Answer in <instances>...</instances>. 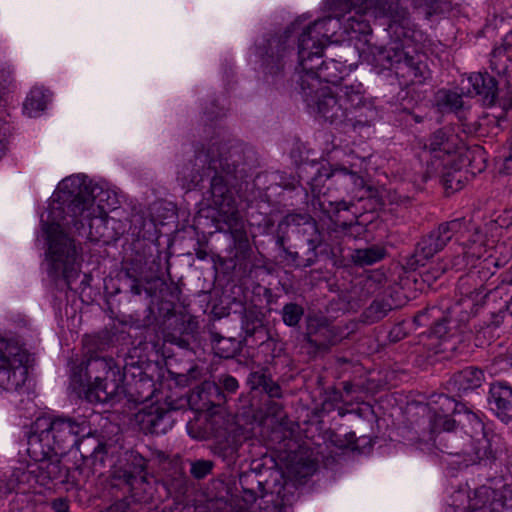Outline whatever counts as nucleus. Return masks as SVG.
<instances>
[{
	"label": "nucleus",
	"mask_w": 512,
	"mask_h": 512,
	"mask_svg": "<svg viewBox=\"0 0 512 512\" xmlns=\"http://www.w3.org/2000/svg\"><path fill=\"white\" fill-rule=\"evenodd\" d=\"M114 329H104L86 336L83 359L73 362L69 388L77 398L91 404L116 403L123 399L134 405L150 401L157 391L156 383L163 378L158 362L129 355L121 367L112 357L99 353L113 346Z\"/></svg>",
	"instance_id": "obj_1"
},
{
	"label": "nucleus",
	"mask_w": 512,
	"mask_h": 512,
	"mask_svg": "<svg viewBox=\"0 0 512 512\" xmlns=\"http://www.w3.org/2000/svg\"><path fill=\"white\" fill-rule=\"evenodd\" d=\"M259 167L255 149L236 138L226 139V234L230 236L226 278L241 279L250 271L253 253L247 212L251 206L249 186Z\"/></svg>",
	"instance_id": "obj_2"
},
{
	"label": "nucleus",
	"mask_w": 512,
	"mask_h": 512,
	"mask_svg": "<svg viewBox=\"0 0 512 512\" xmlns=\"http://www.w3.org/2000/svg\"><path fill=\"white\" fill-rule=\"evenodd\" d=\"M290 158L296 169L297 178L287 179L280 176L279 185L285 190H294L301 186L307 194L309 189L313 197L325 194L323 188L326 182L330 185L340 184L344 189L353 194L358 203H363L361 208L366 212H376L385 206L383 190L370 184L362 175L344 166H332L330 163L320 162L314 150L303 142L294 144L290 152Z\"/></svg>",
	"instance_id": "obj_3"
},
{
	"label": "nucleus",
	"mask_w": 512,
	"mask_h": 512,
	"mask_svg": "<svg viewBox=\"0 0 512 512\" xmlns=\"http://www.w3.org/2000/svg\"><path fill=\"white\" fill-rule=\"evenodd\" d=\"M95 203L104 210L114 208L116 200L110 202L109 191L97 184L93 185L87 176L72 175L58 184L53 194L51 215L54 219L64 220L67 225H73L79 235L85 232L88 225L87 235L91 241L108 243L116 240L125 231L116 232L115 236L110 235L107 232L109 228L116 229L119 222L114 218L92 217L90 209Z\"/></svg>",
	"instance_id": "obj_4"
},
{
	"label": "nucleus",
	"mask_w": 512,
	"mask_h": 512,
	"mask_svg": "<svg viewBox=\"0 0 512 512\" xmlns=\"http://www.w3.org/2000/svg\"><path fill=\"white\" fill-rule=\"evenodd\" d=\"M300 28V21L294 20L285 28L268 30L249 48L254 70L270 90L279 94L293 95L296 82L295 70L291 69L297 56L296 34Z\"/></svg>",
	"instance_id": "obj_5"
},
{
	"label": "nucleus",
	"mask_w": 512,
	"mask_h": 512,
	"mask_svg": "<svg viewBox=\"0 0 512 512\" xmlns=\"http://www.w3.org/2000/svg\"><path fill=\"white\" fill-rule=\"evenodd\" d=\"M265 473H271V468H266L259 460H254L248 471L239 473V487L235 479L229 478L226 481V512H251L258 492L266 505V512H292L293 504L299 499L295 482L275 483L273 489L267 492L265 487L269 485V481Z\"/></svg>",
	"instance_id": "obj_6"
},
{
	"label": "nucleus",
	"mask_w": 512,
	"mask_h": 512,
	"mask_svg": "<svg viewBox=\"0 0 512 512\" xmlns=\"http://www.w3.org/2000/svg\"><path fill=\"white\" fill-rule=\"evenodd\" d=\"M484 308L483 291L474 289L451 306L427 305L413 316V324L427 328L421 334L444 341L468 332L476 336L475 322Z\"/></svg>",
	"instance_id": "obj_7"
},
{
	"label": "nucleus",
	"mask_w": 512,
	"mask_h": 512,
	"mask_svg": "<svg viewBox=\"0 0 512 512\" xmlns=\"http://www.w3.org/2000/svg\"><path fill=\"white\" fill-rule=\"evenodd\" d=\"M127 234L132 238L134 255L123 261V270L130 281L129 290L133 295H141L162 269V252L156 241L159 238L153 219L134 215Z\"/></svg>",
	"instance_id": "obj_8"
},
{
	"label": "nucleus",
	"mask_w": 512,
	"mask_h": 512,
	"mask_svg": "<svg viewBox=\"0 0 512 512\" xmlns=\"http://www.w3.org/2000/svg\"><path fill=\"white\" fill-rule=\"evenodd\" d=\"M224 403V389L221 378L219 383L206 380L193 388L185 397L166 398L165 407L150 405L137 414L141 428L146 433L161 435L172 429L175 419L173 414L187 407L194 416Z\"/></svg>",
	"instance_id": "obj_9"
},
{
	"label": "nucleus",
	"mask_w": 512,
	"mask_h": 512,
	"mask_svg": "<svg viewBox=\"0 0 512 512\" xmlns=\"http://www.w3.org/2000/svg\"><path fill=\"white\" fill-rule=\"evenodd\" d=\"M48 218V221H41L46 243L47 274L54 282L63 280L68 289H71L72 283L81 272L82 244L64 231V228L75 229L73 225L65 224L62 219H54L51 209Z\"/></svg>",
	"instance_id": "obj_10"
},
{
	"label": "nucleus",
	"mask_w": 512,
	"mask_h": 512,
	"mask_svg": "<svg viewBox=\"0 0 512 512\" xmlns=\"http://www.w3.org/2000/svg\"><path fill=\"white\" fill-rule=\"evenodd\" d=\"M87 428V421L81 418L46 414L24 427V437L26 442H31V451L35 457H44L47 453L67 454Z\"/></svg>",
	"instance_id": "obj_11"
},
{
	"label": "nucleus",
	"mask_w": 512,
	"mask_h": 512,
	"mask_svg": "<svg viewBox=\"0 0 512 512\" xmlns=\"http://www.w3.org/2000/svg\"><path fill=\"white\" fill-rule=\"evenodd\" d=\"M224 153L221 143L213 142L207 151L195 150L187 161L178 166L177 181L190 191L209 180L212 203L222 211L224 205Z\"/></svg>",
	"instance_id": "obj_12"
},
{
	"label": "nucleus",
	"mask_w": 512,
	"mask_h": 512,
	"mask_svg": "<svg viewBox=\"0 0 512 512\" xmlns=\"http://www.w3.org/2000/svg\"><path fill=\"white\" fill-rule=\"evenodd\" d=\"M231 295L226 296V318L229 323L239 322L241 333L240 340L233 336L226 337L232 346V351L229 352V347H226V361H234L235 357L242 350V343L246 341L247 337L261 335L260 338H266L261 341L259 347L262 351L270 349L276 343L270 339L268 329L264 324V314L258 311L256 307H247V295L245 288L241 285L233 284L230 288Z\"/></svg>",
	"instance_id": "obj_13"
},
{
	"label": "nucleus",
	"mask_w": 512,
	"mask_h": 512,
	"mask_svg": "<svg viewBox=\"0 0 512 512\" xmlns=\"http://www.w3.org/2000/svg\"><path fill=\"white\" fill-rule=\"evenodd\" d=\"M294 93L302 97L310 114L331 125L352 126L354 129L369 125L367 119H362L361 115H353L352 110L344 107L341 97L330 86L312 88V86L295 85Z\"/></svg>",
	"instance_id": "obj_14"
},
{
	"label": "nucleus",
	"mask_w": 512,
	"mask_h": 512,
	"mask_svg": "<svg viewBox=\"0 0 512 512\" xmlns=\"http://www.w3.org/2000/svg\"><path fill=\"white\" fill-rule=\"evenodd\" d=\"M486 69L470 72L467 76L470 88L465 96L476 98L483 107H498L502 110L498 122L506 120L512 112V75L492 72Z\"/></svg>",
	"instance_id": "obj_15"
},
{
	"label": "nucleus",
	"mask_w": 512,
	"mask_h": 512,
	"mask_svg": "<svg viewBox=\"0 0 512 512\" xmlns=\"http://www.w3.org/2000/svg\"><path fill=\"white\" fill-rule=\"evenodd\" d=\"M150 459L137 449L124 451L119 459V465L109 476L108 485L129 491L139 502L152 499V486L149 481L148 464Z\"/></svg>",
	"instance_id": "obj_16"
},
{
	"label": "nucleus",
	"mask_w": 512,
	"mask_h": 512,
	"mask_svg": "<svg viewBox=\"0 0 512 512\" xmlns=\"http://www.w3.org/2000/svg\"><path fill=\"white\" fill-rule=\"evenodd\" d=\"M324 49L297 53V66H295V82L299 86L324 87L328 84L337 85L343 79L345 65L334 59H323Z\"/></svg>",
	"instance_id": "obj_17"
},
{
	"label": "nucleus",
	"mask_w": 512,
	"mask_h": 512,
	"mask_svg": "<svg viewBox=\"0 0 512 512\" xmlns=\"http://www.w3.org/2000/svg\"><path fill=\"white\" fill-rule=\"evenodd\" d=\"M474 419L481 429L482 437L471 439V451L466 452L463 463L465 467L476 465L496 474L502 466V456L506 450L505 439L477 415H474Z\"/></svg>",
	"instance_id": "obj_18"
},
{
	"label": "nucleus",
	"mask_w": 512,
	"mask_h": 512,
	"mask_svg": "<svg viewBox=\"0 0 512 512\" xmlns=\"http://www.w3.org/2000/svg\"><path fill=\"white\" fill-rule=\"evenodd\" d=\"M29 354L17 342L0 339V388L17 391L26 380Z\"/></svg>",
	"instance_id": "obj_19"
},
{
	"label": "nucleus",
	"mask_w": 512,
	"mask_h": 512,
	"mask_svg": "<svg viewBox=\"0 0 512 512\" xmlns=\"http://www.w3.org/2000/svg\"><path fill=\"white\" fill-rule=\"evenodd\" d=\"M457 396L447 393L434 392L428 397L427 408L429 415V428L432 431H454L456 420L453 418L456 414H471L474 418L475 413Z\"/></svg>",
	"instance_id": "obj_20"
},
{
	"label": "nucleus",
	"mask_w": 512,
	"mask_h": 512,
	"mask_svg": "<svg viewBox=\"0 0 512 512\" xmlns=\"http://www.w3.org/2000/svg\"><path fill=\"white\" fill-rule=\"evenodd\" d=\"M74 448H77L80 452L83 461V467L77 468L79 474H82L84 478H89L95 474H102V470L106 467L110 448L104 437L96 432H91L88 426L85 433H81L79 436V440Z\"/></svg>",
	"instance_id": "obj_21"
},
{
	"label": "nucleus",
	"mask_w": 512,
	"mask_h": 512,
	"mask_svg": "<svg viewBox=\"0 0 512 512\" xmlns=\"http://www.w3.org/2000/svg\"><path fill=\"white\" fill-rule=\"evenodd\" d=\"M463 144L458 134L449 127H441L434 131L425 143V148L431 154L427 161V171L442 169L443 163L454 161Z\"/></svg>",
	"instance_id": "obj_22"
},
{
	"label": "nucleus",
	"mask_w": 512,
	"mask_h": 512,
	"mask_svg": "<svg viewBox=\"0 0 512 512\" xmlns=\"http://www.w3.org/2000/svg\"><path fill=\"white\" fill-rule=\"evenodd\" d=\"M186 430L188 435L196 440H219L215 450L224 459V446L221 440L224 436V410L222 405L189 418Z\"/></svg>",
	"instance_id": "obj_23"
},
{
	"label": "nucleus",
	"mask_w": 512,
	"mask_h": 512,
	"mask_svg": "<svg viewBox=\"0 0 512 512\" xmlns=\"http://www.w3.org/2000/svg\"><path fill=\"white\" fill-rule=\"evenodd\" d=\"M347 327L331 323L326 317L308 315L304 341L317 350H327L348 336Z\"/></svg>",
	"instance_id": "obj_24"
},
{
	"label": "nucleus",
	"mask_w": 512,
	"mask_h": 512,
	"mask_svg": "<svg viewBox=\"0 0 512 512\" xmlns=\"http://www.w3.org/2000/svg\"><path fill=\"white\" fill-rule=\"evenodd\" d=\"M469 221L464 218H454L435 225L430 231L419 238V242L433 254L443 251L453 240H458L459 235L467 231Z\"/></svg>",
	"instance_id": "obj_25"
},
{
	"label": "nucleus",
	"mask_w": 512,
	"mask_h": 512,
	"mask_svg": "<svg viewBox=\"0 0 512 512\" xmlns=\"http://www.w3.org/2000/svg\"><path fill=\"white\" fill-rule=\"evenodd\" d=\"M485 296V308L475 322L476 328V346L485 347L490 345L495 339L499 337L497 330L501 327L507 314L512 316V296L505 305L497 311L491 310L487 302V294Z\"/></svg>",
	"instance_id": "obj_26"
},
{
	"label": "nucleus",
	"mask_w": 512,
	"mask_h": 512,
	"mask_svg": "<svg viewBox=\"0 0 512 512\" xmlns=\"http://www.w3.org/2000/svg\"><path fill=\"white\" fill-rule=\"evenodd\" d=\"M434 257L417 241L413 251L402 258L401 265L405 272H418L422 281L431 286L446 272V267L432 264Z\"/></svg>",
	"instance_id": "obj_27"
},
{
	"label": "nucleus",
	"mask_w": 512,
	"mask_h": 512,
	"mask_svg": "<svg viewBox=\"0 0 512 512\" xmlns=\"http://www.w3.org/2000/svg\"><path fill=\"white\" fill-rule=\"evenodd\" d=\"M472 512H502L512 508V489L504 484L501 489L482 485L469 497Z\"/></svg>",
	"instance_id": "obj_28"
},
{
	"label": "nucleus",
	"mask_w": 512,
	"mask_h": 512,
	"mask_svg": "<svg viewBox=\"0 0 512 512\" xmlns=\"http://www.w3.org/2000/svg\"><path fill=\"white\" fill-rule=\"evenodd\" d=\"M486 380L485 371L477 366H466L453 372L443 383V388L459 399L478 394Z\"/></svg>",
	"instance_id": "obj_29"
},
{
	"label": "nucleus",
	"mask_w": 512,
	"mask_h": 512,
	"mask_svg": "<svg viewBox=\"0 0 512 512\" xmlns=\"http://www.w3.org/2000/svg\"><path fill=\"white\" fill-rule=\"evenodd\" d=\"M27 453L29 457L36 462V470H33L36 474L37 481L42 485H48L49 483H69L72 481L70 471L67 467L63 466L60 460L62 453H47L44 457H35L31 451V442H26Z\"/></svg>",
	"instance_id": "obj_30"
},
{
	"label": "nucleus",
	"mask_w": 512,
	"mask_h": 512,
	"mask_svg": "<svg viewBox=\"0 0 512 512\" xmlns=\"http://www.w3.org/2000/svg\"><path fill=\"white\" fill-rule=\"evenodd\" d=\"M296 20L300 21L301 26L299 32L296 34L297 53L302 51V47L307 48V51L316 50V47L319 46L321 49H325L329 43L330 36L334 33H329L330 29L328 26L332 22H335V24L338 22L335 17L325 16L303 27V20L301 18H297Z\"/></svg>",
	"instance_id": "obj_31"
},
{
	"label": "nucleus",
	"mask_w": 512,
	"mask_h": 512,
	"mask_svg": "<svg viewBox=\"0 0 512 512\" xmlns=\"http://www.w3.org/2000/svg\"><path fill=\"white\" fill-rule=\"evenodd\" d=\"M280 231L292 228V231L302 236L306 243L324 241V232L318 222L308 212L292 211L287 213L278 223Z\"/></svg>",
	"instance_id": "obj_32"
},
{
	"label": "nucleus",
	"mask_w": 512,
	"mask_h": 512,
	"mask_svg": "<svg viewBox=\"0 0 512 512\" xmlns=\"http://www.w3.org/2000/svg\"><path fill=\"white\" fill-rule=\"evenodd\" d=\"M355 206L352 202L345 200L330 201L328 199L319 200V209L334 226L335 231L348 233L351 229L358 226L357 214L352 211Z\"/></svg>",
	"instance_id": "obj_33"
},
{
	"label": "nucleus",
	"mask_w": 512,
	"mask_h": 512,
	"mask_svg": "<svg viewBox=\"0 0 512 512\" xmlns=\"http://www.w3.org/2000/svg\"><path fill=\"white\" fill-rule=\"evenodd\" d=\"M487 404L491 413L503 424L512 422V385L505 380L489 384Z\"/></svg>",
	"instance_id": "obj_34"
},
{
	"label": "nucleus",
	"mask_w": 512,
	"mask_h": 512,
	"mask_svg": "<svg viewBox=\"0 0 512 512\" xmlns=\"http://www.w3.org/2000/svg\"><path fill=\"white\" fill-rule=\"evenodd\" d=\"M247 384L253 394H265L269 399L270 406L267 409L268 415H277L282 409V406L272 401L274 398L282 397V388L278 382L274 381L268 368H261L257 371H252L247 377Z\"/></svg>",
	"instance_id": "obj_35"
},
{
	"label": "nucleus",
	"mask_w": 512,
	"mask_h": 512,
	"mask_svg": "<svg viewBox=\"0 0 512 512\" xmlns=\"http://www.w3.org/2000/svg\"><path fill=\"white\" fill-rule=\"evenodd\" d=\"M230 401L231 398L226 396V451L228 450L227 444L230 438L228 433L230 422L238 426L243 433L246 430V425H252L256 421L254 404L248 395L241 394L238 398L239 404L234 402V407L230 404Z\"/></svg>",
	"instance_id": "obj_36"
},
{
	"label": "nucleus",
	"mask_w": 512,
	"mask_h": 512,
	"mask_svg": "<svg viewBox=\"0 0 512 512\" xmlns=\"http://www.w3.org/2000/svg\"><path fill=\"white\" fill-rule=\"evenodd\" d=\"M430 429V437L428 440L419 439L417 441V448L427 453H440L452 455V456H463L465 458L466 452L458 445L456 436L451 434L452 431H432Z\"/></svg>",
	"instance_id": "obj_37"
},
{
	"label": "nucleus",
	"mask_w": 512,
	"mask_h": 512,
	"mask_svg": "<svg viewBox=\"0 0 512 512\" xmlns=\"http://www.w3.org/2000/svg\"><path fill=\"white\" fill-rule=\"evenodd\" d=\"M443 164L442 169L435 171L426 170V175L429 178H439L446 195L449 196L464 188L467 181V173H465L464 168L455 159L451 163Z\"/></svg>",
	"instance_id": "obj_38"
},
{
	"label": "nucleus",
	"mask_w": 512,
	"mask_h": 512,
	"mask_svg": "<svg viewBox=\"0 0 512 512\" xmlns=\"http://www.w3.org/2000/svg\"><path fill=\"white\" fill-rule=\"evenodd\" d=\"M401 51L402 46L399 45L373 46L370 48L367 62L378 74L385 71L394 72Z\"/></svg>",
	"instance_id": "obj_39"
},
{
	"label": "nucleus",
	"mask_w": 512,
	"mask_h": 512,
	"mask_svg": "<svg viewBox=\"0 0 512 512\" xmlns=\"http://www.w3.org/2000/svg\"><path fill=\"white\" fill-rule=\"evenodd\" d=\"M489 68L492 72L512 75V29L495 44L490 52Z\"/></svg>",
	"instance_id": "obj_40"
},
{
	"label": "nucleus",
	"mask_w": 512,
	"mask_h": 512,
	"mask_svg": "<svg viewBox=\"0 0 512 512\" xmlns=\"http://www.w3.org/2000/svg\"><path fill=\"white\" fill-rule=\"evenodd\" d=\"M312 455V450L305 445H299L297 450L288 453L286 468L289 473L296 477L313 474L317 469V461Z\"/></svg>",
	"instance_id": "obj_41"
},
{
	"label": "nucleus",
	"mask_w": 512,
	"mask_h": 512,
	"mask_svg": "<svg viewBox=\"0 0 512 512\" xmlns=\"http://www.w3.org/2000/svg\"><path fill=\"white\" fill-rule=\"evenodd\" d=\"M455 160L461 167L465 168V173L475 177L487 168L488 155L480 145L466 147L463 144V148L460 149Z\"/></svg>",
	"instance_id": "obj_42"
},
{
	"label": "nucleus",
	"mask_w": 512,
	"mask_h": 512,
	"mask_svg": "<svg viewBox=\"0 0 512 512\" xmlns=\"http://www.w3.org/2000/svg\"><path fill=\"white\" fill-rule=\"evenodd\" d=\"M464 220L469 221L468 229L463 234L459 235L457 241H461L464 248L465 256L480 258L482 246L485 242V233L481 227L473 222L472 217L463 216Z\"/></svg>",
	"instance_id": "obj_43"
},
{
	"label": "nucleus",
	"mask_w": 512,
	"mask_h": 512,
	"mask_svg": "<svg viewBox=\"0 0 512 512\" xmlns=\"http://www.w3.org/2000/svg\"><path fill=\"white\" fill-rule=\"evenodd\" d=\"M329 442L341 451H350L358 455H367L372 452L371 440H367L366 444H357V436L354 431L347 432L344 435L332 431L329 435Z\"/></svg>",
	"instance_id": "obj_44"
},
{
	"label": "nucleus",
	"mask_w": 512,
	"mask_h": 512,
	"mask_svg": "<svg viewBox=\"0 0 512 512\" xmlns=\"http://www.w3.org/2000/svg\"><path fill=\"white\" fill-rule=\"evenodd\" d=\"M327 255H323L322 261L329 263L336 269L353 268V251L345 249L341 244H330L324 242Z\"/></svg>",
	"instance_id": "obj_45"
},
{
	"label": "nucleus",
	"mask_w": 512,
	"mask_h": 512,
	"mask_svg": "<svg viewBox=\"0 0 512 512\" xmlns=\"http://www.w3.org/2000/svg\"><path fill=\"white\" fill-rule=\"evenodd\" d=\"M463 95L451 89H439L435 97L437 110L442 114H458L464 107Z\"/></svg>",
	"instance_id": "obj_46"
},
{
	"label": "nucleus",
	"mask_w": 512,
	"mask_h": 512,
	"mask_svg": "<svg viewBox=\"0 0 512 512\" xmlns=\"http://www.w3.org/2000/svg\"><path fill=\"white\" fill-rule=\"evenodd\" d=\"M353 267H366L382 261L387 249L382 245L373 244L366 248L353 249Z\"/></svg>",
	"instance_id": "obj_47"
},
{
	"label": "nucleus",
	"mask_w": 512,
	"mask_h": 512,
	"mask_svg": "<svg viewBox=\"0 0 512 512\" xmlns=\"http://www.w3.org/2000/svg\"><path fill=\"white\" fill-rule=\"evenodd\" d=\"M394 308H396V305L391 302V299L386 297L376 298L362 312V321L366 324L377 323L385 318Z\"/></svg>",
	"instance_id": "obj_48"
},
{
	"label": "nucleus",
	"mask_w": 512,
	"mask_h": 512,
	"mask_svg": "<svg viewBox=\"0 0 512 512\" xmlns=\"http://www.w3.org/2000/svg\"><path fill=\"white\" fill-rule=\"evenodd\" d=\"M48 100L49 90L34 87L30 90L23 103V111L29 117H36L46 108Z\"/></svg>",
	"instance_id": "obj_49"
},
{
	"label": "nucleus",
	"mask_w": 512,
	"mask_h": 512,
	"mask_svg": "<svg viewBox=\"0 0 512 512\" xmlns=\"http://www.w3.org/2000/svg\"><path fill=\"white\" fill-rule=\"evenodd\" d=\"M223 116V107L219 98L209 99L204 106L203 120L205 127L212 130V134L219 135L216 129H221V121Z\"/></svg>",
	"instance_id": "obj_50"
},
{
	"label": "nucleus",
	"mask_w": 512,
	"mask_h": 512,
	"mask_svg": "<svg viewBox=\"0 0 512 512\" xmlns=\"http://www.w3.org/2000/svg\"><path fill=\"white\" fill-rule=\"evenodd\" d=\"M399 14L389 18L387 31L393 39L392 45H399L404 48V41L412 37L413 31L408 27V20L399 19Z\"/></svg>",
	"instance_id": "obj_51"
},
{
	"label": "nucleus",
	"mask_w": 512,
	"mask_h": 512,
	"mask_svg": "<svg viewBox=\"0 0 512 512\" xmlns=\"http://www.w3.org/2000/svg\"><path fill=\"white\" fill-rule=\"evenodd\" d=\"M280 314L281 319L286 326L298 329L300 328V323L305 316V309L301 304L288 302L283 305Z\"/></svg>",
	"instance_id": "obj_52"
},
{
	"label": "nucleus",
	"mask_w": 512,
	"mask_h": 512,
	"mask_svg": "<svg viewBox=\"0 0 512 512\" xmlns=\"http://www.w3.org/2000/svg\"><path fill=\"white\" fill-rule=\"evenodd\" d=\"M106 488L108 489V493L115 498V501L109 506V512H129L131 508V502L140 503L136 501L129 491H125L122 488H114L106 484Z\"/></svg>",
	"instance_id": "obj_53"
},
{
	"label": "nucleus",
	"mask_w": 512,
	"mask_h": 512,
	"mask_svg": "<svg viewBox=\"0 0 512 512\" xmlns=\"http://www.w3.org/2000/svg\"><path fill=\"white\" fill-rule=\"evenodd\" d=\"M368 0H326L329 10L348 13L355 10L357 14L365 13Z\"/></svg>",
	"instance_id": "obj_54"
},
{
	"label": "nucleus",
	"mask_w": 512,
	"mask_h": 512,
	"mask_svg": "<svg viewBox=\"0 0 512 512\" xmlns=\"http://www.w3.org/2000/svg\"><path fill=\"white\" fill-rule=\"evenodd\" d=\"M398 0H368L366 11L374 10L376 13L391 18L398 15Z\"/></svg>",
	"instance_id": "obj_55"
},
{
	"label": "nucleus",
	"mask_w": 512,
	"mask_h": 512,
	"mask_svg": "<svg viewBox=\"0 0 512 512\" xmlns=\"http://www.w3.org/2000/svg\"><path fill=\"white\" fill-rule=\"evenodd\" d=\"M343 400V392L336 386H330L324 389V398L321 409L325 413L334 411Z\"/></svg>",
	"instance_id": "obj_56"
},
{
	"label": "nucleus",
	"mask_w": 512,
	"mask_h": 512,
	"mask_svg": "<svg viewBox=\"0 0 512 512\" xmlns=\"http://www.w3.org/2000/svg\"><path fill=\"white\" fill-rule=\"evenodd\" d=\"M324 241H319V243H307L308 249L302 254V258L304 260V269L312 267L317 262L322 261L323 255H327Z\"/></svg>",
	"instance_id": "obj_57"
},
{
	"label": "nucleus",
	"mask_w": 512,
	"mask_h": 512,
	"mask_svg": "<svg viewBox=\"0 0 512 512\" xmlns=\"http://www.w3.org/2000/svg\"><path fill=\"white\" fill-rule=\"evenodd\" d=\"M419 62L418 57L411 56L406 52L403 48L400 53L399 61H397L395 68V75L397 77L408 78L411 76V72H413V68L416 66V63Z\"/></svg>",
	"instance_id": "obj_58"
},
{
	"label": "nucleus",
	"mask_w": 512,
	"mask_h": 512,
	"mask_svg": "<svg viewBox=\"0 0 512 512\" xmlns=\"http://www.w3.org/2000/svg\"><path fill=\"white\" fill-rule=\"evenodd\" d=\"M214 463L211 460L199 459L191 463L190 473L195 479H203L211 473Z\"/></svg>",
	"instance_id": "obj_59"
},
{
	"label": "nucleus",
	"mask_w": 512,
	"mask_h": 512,
	"mask_svg": "<svg viewBox=\"0 0 512 512\" xmlns=\"http://www.w3.org/2000/svg\"><path fill=\"white\" fill-rule=\"evenodd\" d=\"M420 107H416L413 109H409L404 107L401 109L399 115L401 117V120L405 122L406 125L413 126L414 124H420L423 123L424 120L427 118L426 114H423L421 112Z\"/></svg>",
	"instance_id": "obj_60"
},
{
	"label": "nucleus",
	"mask_w": 512,
	"mask_h": 512,
	"mask_svg": "<svg viewBox=\"0 0 512 512\" xmlns=\"http://www.w3.org/2000/svg\"><path fill=\"white\" fill-rule=\"evenodd\" d=\"M344 99L345 102L349 104V109H354L353 114L356 112L357 109L360 108V106L364 103V96L359 91L354 89L353 86H345L344 90Z\"/></svg>",
	"instance_id": "obj_61"
},
{
	"label": "nucleus",
	"mask_w": 512,
	"mask_h": 512,
	"mask_svg": "<svg viewBox=\"0 0 512 512\" xmlns=\"http://www.w3.org/2000/svg\"><path fill=\"white\" fill-rule=\"evenodd\" d=\"M408 78L413 84H423L427 79L431 78V71L425 62L419 60L413 68L411 76H408Z\"/></svg>",
	"instance_id": "obj_62"
},
{
	"label": "nucleus",
	"mask_w": 512,
	"mask_h": 512,
	"mask_svg": "<svg viewBox=\"0 0 512 512\" xmlns=\"http://www.w3.org/2000/svg\"><path fill=\"white\" fill-rule=\"evenodd\" d=\"M491 368L495 371H507L512 369V347L505 353L499 354L491 361Z\"/></svg>",
	"instance_id": "obj_63"
},
{
	"label": "nucleus",
	"mask_w": 512,
	"mask_h": 512,
	"mask_svg": "<svg viewBox=\"0 0 512 512\" xmlns=\"http://www.w3.org/2000/svg\"><path fill=\"white\" fill-rule=\"evenodd\" d=\"M13 70L10 66L0 67V92L9 93L15 89Z\"/></svg>",
	"instance_id": "obj_64"
}]
</instances>
